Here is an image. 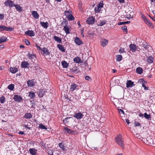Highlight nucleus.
Masks as SVG:
<instances>
[{
	"label": "nucleus",
	"instance_id": "obj_1",
	"mask_svg": "<svg viewBox=\"0 0 155 155\" xmlns=\"http://www.w3.org/2000/svg\"><path fill=\"white\" fill-rule=\"evenodd\" d=\"M115 142L122 147L124 146V142L122 140V135L119 134L117 136L115 139Z\"/></svg>",
	"mask_w": 155,
	"mask_h": 155
},
{
	"label": "nucleus",
	"instance_id": "obj_2",
	"mask_svg": "<svg viewBox=\"0 0 155 155\" xmlns=\"http://www.w3.org/2000/svg\"><path fill=\"white\" fill-rule=\"evenodd\" d=\"M0 29L1 31L5 30L6 31H11L13 30L14 28H12V27H7L5 26H0Z\"/></svg>",
	"mask_w": 155,
	"mask_h": 155
},
{
	"label": "nucleus",
	"instance_id": "obj_3",
	"mask_svg": "<svg viewBox=\"0 0 155 155\" xmlns=\"http://www.w3.org/2000/svg\"><path fill=\"white\" fill-rule=\"evenodd\" d=\"M4 4L6 6H9L10 8L14 6V2L11 0H8L5 1L4 2Z\"/></svg>",
	"mask_w": 155,
	"mask_h": 155
},
{
	"label": "nucleus",
	"instance_id": "obj_4",
	"mask_svg": "<svg viewBox=\"0 0 155 155\" xmlns=\"http://www.w3.org/2000/svg\"><path fill=\"white\" fill-rule=\"evenodd\" d=\"M84 115L81 112L75 113L73 116V117L77 119H81L83 117Z\"/></svg>",
	"mask_w": 155,
	"mask_h": 155
},
{
	"label": "nucleus",
	"instance_id": "obj_5",
	"mask_svg": "<svg viewBox=\"0 0 155 155\" xmlns=\"http://www.w3.org/2000/svg\"><path fill=\"white\" fill-rule=\"evenodd\" d=\"M95 21V18L94 17L91 16L89 17L87 20V22L88 24H93Z\"/></svg>",
	"mask_w": 155,
	"mask_h": 155
},
{
	"label": "nucleus",
	"instance_id": "obj_6",
	"mask_svg": "<svg viewBox=\"0 0 155 155\" xmlns=\"http://www.w3.org/2000/svg\"><path fill=\"white\" fill-rule=\"evenodd\" d=\"M13 99L16 102H20L22 100L23 98L20 96L15 95L13 97Z\"/></svg>",
	"mask_w": 155,
	"mask_h": 155
},
{
	"label": "nucleus",
	"instance_id": "obj_7",
	"mask_svg": "<svg viewBox=\"0 0 155 155\" xmlns=\"http://www.w3.org/2000/svg\"><path fill=\"white\" fill-rule=\"evenodd\" d=\"M75 43L78 45H81L83 44V42L78 37H76L74 39Z\"/></svg>",
	"mask_w": 155,
	"mask_h": 155
},
{
	"label": "nucleus",
	"instance_id": "obj_8",
	"mask_svg": "<svg viewBox=\"0 0 155 155\" xmlns=\"http://www.w3.org/2000/svg\"><path fill=\"white\" fill-rule=\"evenodd\" d=\"M25 34L30 37H32L35 35V33L32 30H28L25 32Z\"/></svg>",
	"mask_w": 155,
	"mask_h": 155
},
{
	"label": "nucleus",
	"instance_id": "obj_9",
	"mask_svg": "<svg viewBox=\"0 0 155 155\" xmlns=\"http://www.w3.org/2000/svg\"><path fill=\"white\" fill-rule=\"evenodd\" d=\"M142 45L143 47L145 49H146L148 51L151 49V47L150 46L147 45V43L145 42H143Z\"/></svg>",
	"mask_w": 155,
	"mask_h": 155
},
{
	"label": "nucleus",
	"instance_id": "obj_10",
	"mask_svg": "<svg viewBox=\"0 0 155 155\" xmlns=\"http://www.w3.org/2000/svg\"><path fill=\"white\" fill-rule=\"evenodd\" d=\"M138 82L142 84V87H144V88L145 90H148V87L146 86V85L144 84V83H145V81L143 80V79H139L138 81Z\"/></svg>",
	"mask_w": 155,
	"mask_h": 155
},
{
	"label": "nucleus",
	"instance_id": "obj_11",
	"mask_svg": "<svg viewBox=\"0 0 155 155\" xmlns=\"http://www.w3.org/2000/svg\"><path fill=\"white\" fill-rule=\"evenodd\" d=\"M134 82L132 81L131 80L127 81L126 83V87L127 88L131 87L133 85H134Z\"/></svg>",
	"mask_w": 155,
	"mask_h": 155
},
{
	"label": "nucleus",
	"instance_id": "obj_12",
	"mask_svg": "<svg viewBox=\"0 0 155 155\" xmlns=\"http://www.w3.org/2000/svg\"><path fill=\"white\" fill-rule=\"evenodd\" d=\"M64 130L65 131L64 133L66 134H71L73 133V131L70 129L66 127H64Z\"/></svg>",
	"mask_w": 155,
	"mask_h": 155
},
{
	"label": "nucleus",
	"instance_id": "obj_13",
	"mask_svg": "<svg viewBox=\"0 0 155 155\" xmlns=\"http://www.w3.org/2000/svg\"><path fill=\"white\" fill-rule=\"evenodd\" d=\"M108 41L105 39H102L101 40V45L103 47H105L107 44Z\"/></svg>",
	"mask_w": 155,
	"mask_h": 155
},
{
	"label": "nucleus",
	"instance_id": "obj_14",
	"mask_svg": "<svg viewBox=\"0 0 155 155\" xmlns=\"http://www.w3.org/2000/svg\"><path fill=\"white\" fill-rule=\"evenodd\" d=\"M37 151V150L35 148H30L29 150L30 154L32 155H36Z\"/></svg>",
	"mask_w": 155,
	"mask_h": 155
},
{
	"label": "nucleus",
	"instance_id": "obj_15",
	"mask_svg": "<svg viewBox=\"0 0 155 155\" xmlns=\"http://www.w3.org/2000/svg\"><path fill=\"white\" fill-rule=\"evenodd\" d=\"M77 86L76 84H72L70 87V90L71 91H74L76 89H78L77 88Z\"/></svg>",
	"mask_w": 155,
	"mask_h": 155
},
{
	"label": "nucleus",
	"instance_id": "obj_16",
	"mask_svg": "<svg viewBox=\"0 0 155 155\" xmlns=\"http://www.w3.org/2000/svg\"><path fill=\"white\" fill-rule=\"evenodd\" d=\"M41 26L45 29H47L48 27L49 24L48 22H41L40 23Z\"/></svg>",
	"mask_w": 155,
	"mask_h": 155
},
{
	"label": "nucleus",
	"instance_id": "obj_17",
	"mask_svg": "<svg viewBox=\"0 0 155 155\" xmlns=\"http://www.w3.org/2000/svg\"><path fill=\"white\" fill-rule=\"evenodd\" d=\"M14 6H15L17 11L20 12L22 11V8L18 4L14 5Z\"/></svg>",
	"mask_w": 155,
	"mask_h": 155
},
{
	"label": "nucleus",
	"instance_id": "obj_18",
	"mask_svg": "<svg viewBox=\"0 0 155 155\" xmlns=\"http://www.w3.org/2000/svg\"><path fill=\"white\" fill-rule=\"evenodd\" d=\"M41 51L43 52V54H45V55H48L50 54V52H49L48 50L45 48H43Z\"/></svg>",
	"mask_w": 155,
	"mask_h": 155
},
{
	"label": "nucleus",
	"instance_id": "obj_19",
	"mask_svg": "<svg viewBox=\"0 0 155 155\" xmlns=\"http://www.w3.org/2000/svg\"><path fill=\"white\" fill-rule=\"evenodd\" d=\"M32 15L33 17L36 19H38L39 18V15L36 11H32L31 12Z\"/></svg>",
	"mask_w": 155,
	"mask_h": 155
},
{
	"label": "nucleus",
	"instance_id": "obj_20",
	"mask_svg": "<svg viewBox=\"0 0 155 155\" xmlns=\"http://www.w3.org/2000/svg\"><path fill=\"white\" fill-rule=\"evenodd\" d=\"M29 65V64L26 61L22 62L21 64V67L22 68H27Z\"/></svg>",
	"mask_w": 155,
	"mask_h": 155
},
{
	"label": "nucleus",
	"instance_id": "obj_21",
	"mask_svg": "<svg viewBox=\"0 0 155 155\" xmlns=\"http://www.w3.org/2000/svg\"><path fill=\"white\" fill-rule=\"evenodd\" d=\"M129 48L130 50L134 51L136 50V45L134 44H130L129 45Z\"/></svg>",
	"mask_w": 155,
	"mask_h": 155
},
{
	"label": "nucleus",
	"instance_id": "obj_22",
	"mask_svg": "<svg viewBox=\"0 0 155 155\" xmlns=\"http://www.w3.org/2000/svg\"><path fill=\"white\" fill-rule=\"evenodd\" d=\"M7 40V38L6 36H3L0 37V44L6 41Z\"/></svg>",
	"mask_w": 155,
	"mask_h": 155
},
{
	"label": "nucleus",
	"instance_id": "obj_23",
	"mask_svg": "<svg viewBox=\"0 0 155 155\" xmlns=\"http://www.w3.org/2000/svg\"><path fill=\"white\" fill-rule=\"evenodd\" d=\"M153 57H152V56H149L147 58V59L146 61L148 62V63L150 64V63H152L153 62Z\"/></svg>",
	"mask_w": 155,
	"mask_h": 155
},
{
	"label": "nucleus",
	"instance_id": "obj_24",
	"mask_svg": "<svg viewBox=\"0 0 155 155\" xmlns=\"http://www.w3.org/2000/svg\"><path fill=\"white\" fill-rule=\"evenodd\" d=\"M57 47L58 48V49L62 52H65V49L64 48L63 46L60 44H58L57 45Z\"/></svg>",
	"mask_w": 155,
	"mask_h": 155
},
{
	"label": "nucleus",
	"instance_id": "obj_25",
	"mask_svg": "<svg viewBox=\"0 0 155 155\" xmlns=\"http://www.w3.org/2000/svg\"><path fill=\"white\" fill-rule=\"evenodd\" d=\"M106 21L105 20H100V22L97 24L98 26H102L106 24Z\"/></svg>",
	"mask_w": 155,
	"mask_h": 155
},
{
	"label": "nucleus",
	"instance_id": "obj_26",
	"mask_svg": "<svg viewBox=\"0 0 155 155\" xmlns=\"http://www.w3.org/2000/svg\"><path fill=\"white\" fill-rule=\"evenodd\" d=\"M81 61V58L79 57H76L74 58L73 59L74 62L76 63H79Z\"/></svg>",
	"mask_w": 155,
	"mask_h": 155
},
{
	"label": "nucleus",
	"instance_id": "obj_27",
	"mask_svg": "<svg viewBox=\"0 0 155 155\" xmlns=\"http://www.w3.org/2000/svg\"><path fill=\"white\" fill-rule=\"evenodd\" d=\"M62 65L64 68H66L68 66V64L65 61H63L61 62Z\"/></svg>",
	"mask_w": 155,
	"mask_h": 155
},
{
	"label": "nucleus",
	"instance_id": "obj_28",
	"mask_svg": "<svg viewBox=\"0 0 155 155\" xmlns=\"http://www.w3.org/2000/svg\"><path fill=\"white\" fill-rule=\"evenodd\" d=\"M136 71L137 74H141L143 73V70L141 68L138 67L136 69Z\"/></svg>",
	"mask_w": 155,
	"mask_h": 155
},
{
	"label": "nucleus",
	"instance_id": "obj_29",
	"mask_svg": "<svg viewBox=\"0 0 155 155\" xmlns=\"http://www.w3.org/2000/svg\"><path fill=\"white\" fill-rule=\"evenodd\" d=\"M27 83L28 87H32L34 85V81L32 80H28Z\"/></svg>",
	"mask_w": 155,
	"mask_h": 155
},
{
	"label": "nucleus",
	"instance_id": "obj_30",
	"mask_svg": "<svg viewBox=\"0 0 155 155\" xmlns=\"http://www.w3.org/2000/svg\"><path fill=\"white\" fill-rule=\"evenodd\" d=\"M10 71L13 73H15L17 72L18 71V69L17 68L13 67V68H10Z\"/></svg>",
	"mask_w": 155,
	"mask_h": 155
},
{
	"label": "nucleus",
	"instance_id": "obj_31",
	"mask_svg": "<svg viewBox=\"0 0 155 155\" xmlns=\"http://www.w3.org/2000/svg\"><path fill=\"white\" fill-rule=\"evenodd\" d=\"M59 146L62 150H65L66 146H65L64 143L61 142V143H60L59 144Z\"/></svg>",
	"mask_w": 155,
	"mask_h": 155
},
{
	"label": "nucleus",
	"instance_id": "obj_32",
	"mask_svg": "<svg viewBox=\"0 0 155 155\" xmlns=\"http://www.w3.org/2000/svg\"><path fill=\"white\" fill-rule=\"evenodd\" d=\"M24 117L27 119H30L32 117V115L30 113H26L25 114Z\"/></svg>",
	"mask_w": 155,
	"mask_h": 155
},
{
	"label": "nucleus",
	"instance_id": "obj_33",
	"mask_svg": "<svg viewBox=\"0 0 155 155\" xmlns=\"http://www.w3.org/2000/svg\"><path fill=\"white\" fill-rule=\"evenodd\" d=\"M54 39L58 42L59 43H61V38H60L59 37H58L56 36H54Z\"/></svg>",
	"mask_w": 155,
	"mask_h": 155
},
{
	"label": "nucleus",
	"instance_id": "obj_34",
	"mask_svg": "<svg viewBox=\"0 0 155 155\" xmlns=\"http://www.w3.org/2000/svg\"><path fill=\"white\" fill-rule=\"evenodd\" d=\"M63 29H64V31L67 34H69L70 33L69 29L67 25L64 26Z\"/></svg>",
	"mask_w": 155,
	"mask_h": 155
},
{
	"label": "nucleus",
	"instance_id": "obj_35",
	"mask_svg": "<svg viewBox=\"0 0 155 155\" xmlns=\"http://www.w3.org/2000/svg\"><path fill=\"white\" fill-rule=\"evenodd\" d=\"M35 95L33 92L30 91L29 92L28 97L31 98H33L35 97Z\"/></svg>",
	"mask_w": 155,
	"mask_h": 155
},
{
	"label": "nucleus",
	"instance_id": "obj_36",
	"mask_svg": "<svg viewBox=\"0 0 155 155\" xmlns=\"http://www.w3.org/2000/svg\"><path fill=\"white\" fill-rule=\"evenodd\" d=\"M116 57L117 61H120L122 60V56L120 54L116 55Z\"/></svg>",
	"mask_w": 155,
	"mask_h": 155
},
{
	"label": "nucleus",
	"instance_id": "obj_37",
	"mask_svg": "<svg viewBox=\"0 0 155 155\" xmlns=\"http://www.w3.org/2000/svg\"><path fill=\"white\" fill-rule=\"evenodd\" d=\"M28 56L29 58L31 59H33L35 57V55L34 54H31L29 53L28 54Z\"/></svg>",
	"mask_w": 155,
	"mask_h": 155
},
{
	"label": "nucleus",
	"instance_id": "obj_38",
	"mask_svg": "<svg viewBox=\"0 0 155 155\" xmlns=\"http://www.w3.org/2000/svg\"><path fill=\"white\" fill-rule=\"evenodd\" d=\"M14 84H12L9 85L8 86V88L11 91H13L14 89Z\"/></svg>",
	"mask_w": 155,
	"mask_h": 155
},
{
	"label": "nucleus",
	"instance_id": "obj_39",
	"mask_svg": "<svg viewBox=\"0 0 155 155\" xmlns=\"http://www.w3.org/2000/svg\"><path fill=\"white\" fill-rule=\"evenodd\" d=\"M38 127L40 128H41L42 129H47V128L46 127H45V125L42 124H39Z\"/></svg>",
	"mask_w": 155,
	"mask_h": 155
},
{
	"label": "nucleus",
	"instance_id": "obj_40",
	"mask_svg": "<svg viewBox=\"0 0 155 155\" xmlns=\"http://www.w3.org/2000/svg\"><path fill=\"white\" fill-rule=\"evenodd\" d=\"M101 8H100L98 6H96L94 8L95 12H99L101 11Z\"/></svg>",
	"mask_w": 155,
	"mask_h": 155
},
{
	"label": "nucleus",
	"instance_id": "obj_41",
	"mask_svg": "<svg viewBox=\"0 0 155 155\" xmlns=\"http://www.w3.org/2000/svg\"><path fill=\"white\" fill-rule=\"evenodd\" d=\"M68 20L72 21L74 20V16L72 15H69L68 16Z\"/></svg>",
	"mask_w": 155,
	"mask_h": 155
},
{
	"label": "nucleus",
	"instance_id": "obj_42",
	"mask_svg": "<svg viewBox=\"0 0 155 155\" xmlns=\"http://www.w3.org/2000/svg\"><path fill=\"white\" fill-rule=\"evenodd\" d=\"M144 117L147 119H149L151 118L150 115V114H147L146 113H144Z\"/></svg>",
	"mask_w": 155,
	"mask_h": 155
},
{
	"label": "nucleus",
	"instance_id": "obj_43",
	"mask_svg": "<svg viewBox=\"0 0 155 155\" xmlns=\"http://www.w3.org/2000/svg\"><path fill=\"white\" fill-rule=\"evenodd\" d=\"M5 101V98L4 96H2L0 97V102L2 104L4 103Z\"/></svg>",
	"mask_w": 155,
	"mask_h": 155
},
{
	"label": "nucleus",
	"instance_id": "obj_44",
	"mask_svg": "<svg viewBox=\"0 0 155 155\" xmlns=\"http://www.w3.org/2000/svg\"><path fill=\"white\" fill-rule=\"evenodd\" d=\"M130 23V21H124V22H119L118 23V25H124L126 24H129Z\"/></svg>",
	"mask_w": 155,
	"mask_h": 155
},
{
	"label": "nucleus",
	"instance_id": "obj_45",
	"mask_svg": "<svg viewBox=\"0 0 155 155\" xmlns=\"http://www.w3.org/2000/svg\"><path fill=\"white\" fill-rule=\"evenodd\" d=\"M103 5L104 4L103 2L102 1H101L97 6L101 8H102L103 7Z\"/></svg>",
	"mask_w": 155,
	"mask_h": 155
},
{
	"label": "nucleus",
	"instance_id": "obj_46",
	"mask_svg": "<svg viewBox=\"0 0 155 155\" xmlns=\"http://www.w3.org/2000/svg\"><path fill=\"white\" fill-rule=\"evenodd\" d=\"M134 126L135 127H140V128L141 127V125L140 123L139 122H134Z\"/></svg>",
	"mask_w": 155,
	"mask_h": 155
},
{
	"label": "nucleus",
	"instance_id": "obj_47",
	"mask_svg": "<svg viewBox=\"0 0 155 155\" xmlns=\"http://www.w3.org/2000/svg\"><path fill=\"white\" fill-rule=\"evenodd\" d=\"M122 29L124 32H127V27L126 26H124L122 27Z\"/></svg>",
	"mask_w": 155,
	"mask_h": 155
},
{
	"label": "nucleus",
	"instance_id": "obj_48",
	"mask_svg": "<svg viewBox=\"0 0 155 155\" xmlns=\"http://www.w3.org/2000/svg\"><path fill=\"white\" fill-rule=\"evenodd\" d=\"M71 117H66L64 120H63V122L65 123H68L69 122V121L68 120L69 118H70Z\"/></svg>",
	"mask_w": 155,
	"mask_h": 155
},
{
	"label": "nucleus",
	"instance_id": "obj_49",
	"mask_svg": "<svg viewBox=\"0 0 155 155\" xmlns=\"http://www.w3.org/2000/svg\"><path fill=\"white\" fill-rule=\"evenodd\" d=\"M118 111L120 114H122V115H124V111L122 110L121 109H119Z\"/></svg>",
	"mask_w": 155,
	"mask_h": 155
},
{
	"label": "nucleus",
	"instance_id": "obj_50",
	"mask_svg": "<svg viewBox=\"0 0 155 155\" xmlns=\"http://www.w3.org/2000/svg\"><path fill=\"white\" fill-rule=\"evenodd\" d=\"M147 25L150 28H154V27L152 23H150V22H149L147 24Z\"/></svg>",
	"mask_w": 155,
	"mask_h": 155
},
{
	"label": "nucleus",
	"instance_id": "obj_51",
	"mask_svg": "<svg viewBox=\"0 0 155 155\" xmlns=\"http://www.w3.org/2000/svg\"><path fill=\"white\" fill-rule=\"evenodd\" d=\"M124 48H121L120 49H119V52L120 53H123L124 52Z\"/></svg>",
	"mask_w": 155,
	"mask_h": 155
},
{
	"label": "nucleus",
	"instance_id": "obj_52",
	"mask_svg": "<svg viewBox=\"0 0 155 155\" xmlns=\"http://www.w3.org/2000/svg\"><path fill=\"white\" fill-rule=\"evenodd\" d=\"M85 79L87 80H88V81H91V78L89 76H86L85 77Z\"/></svg>",
	"mask_w": 155,
	"mask_h": 155
},
{
	"label": "nucleus",
	"instance_id": "obj_53",
	"mask_svg": "<svg viewBox=\"0 0 155 155\" xmlns=\"http://www.w3.org/2000/svg\"><path fill=\"white\" fill-rule=\"evenodd\" d=\"M35 46L37 48V49L38 51H41L42 49L37 44L35 45Z\"/></svg>",
	"mask_w": 155,
	"mask_h": 155
},
{
	"label": "nucleus",
	"instance_id": "obj_54",
	"mask_svg": "<svg viewBox=\"0 0 155 155\" xmlns=\"http://www.w3.org/2000/svg\"><path fill=\"white\" fill-rule=\"evenodd\" d=\"M25 42L26 43V44L27 45H29L30 44V43L28 40L25 39Z\"/></svg>",
	"mask_w": 155,
	"mask_h": 155
},
{
	"label": "nucleus",
	"instance_id": "obj_55",
	"mask_svg": "<svg viewBox=\"0 0 155 155\" xmlns=\"http://www.w3.org/2000/svg\"><path fill=\"white\" fill-rule=\"evenodd\" d=\"M48 153L50 155H53V152L52 150H48Z\"/></svg>",
	"mask_w": 155,
	"mask_h": 155
},
{
	"label": "nucleus",
	"instance_id": "obj_56",
	"mask_svg": "<svg viewBox=\"0 0 155 155\" xmlns=\"http://www.w3.org/2000/svg\"><path fill=\"white\" fill-rule=\"evenodd\" d=\"M143 21L146 24H148L149 22V21L148 19L147 18H146V19H144L143 20Z\"/></svg>",
	"mask_w": 155,
	"mask_h": 155
},
{
	"label": "nucleus",
	"instance_id": "obj_57",
	"mask_svg": "<svg viewBox=\"0 0 155 155\" xmlns=\"http://www.w3.org/2000/svg\"><path fill=\"white\" fill-rule=\"evenodd\" d=\"M4 15L3 14H0V19H2L4 18Z\"/></svg>",
	"mask_w": 155,
	"mask_h": 155
},
{
	"label": "nucleus",
	"instance_id": "obj_58",
	"mask_svg": "<svg viewBox=\"0 0 155 155\" xmlns=\"http://www.w3.org/2000/svg\"><path fill=\"white\" fill-rule=\"evenodd\" d=\"M35 69H36L37 70H39L40 68L38 66H35Z\"/></svg>",
	"mask_w": 155,
	"mask_h": 155
},
{
	"label": "nucleus",
	"instance_id": "obj_59",
	"mask_svg": "<svg viewBox=\"0 0 155 155\" xmlns=\"http://www.w3.org/2000/svg\"><path fill=\"white\" fill-rule=\"evenodd\" d=\"M5 69V67L4 66H0V70H3Z\"/></svg>",
	"mask_w": 155,
	"mask_h": 155
},
{
	"label": "nucleus",
	"instance_id": "obj_60",
	"mask_svg": "<svg viewBox=\"0 0 155 155\" xmlns=\"http://www.w3.org/2000/svg\"><path fill=\"white\" fill-rule=\"evenodd\" d=\"M128 19H130L131 17V15H127V16L126 17Z\"/></svg>",
	"mask_w": 155,
	"mask_h": 155
},
{
	"label": "nucleus",
	"instance_id": "obj_61",
	"mask_svg": "<svg viewBox=\"0 0 155 155\" xmlns=\"http://www.w3.org/2000/svg\"><path fill=\"white\" fill-rule=\"evenodd\" d=\"M5 45L3 44L1 45H0V48L2 49L4 48Z\"/></svg>",
	"mask_w": 155,
	"mask_h": 155
},
{
	"label": "nucleus",
	"instance_id": "obj_62",
	"mask_svg": "<svg viewBox=\"0 0 155 155\" xmlns=\"http://www.w3.org/2000/svg\"><path fill=\"white\" fill-rule=\"evenodd\" d=\"M118 1L120 3H123L124 2V0H118Z\"/></svg>",
	"mask_w": 155,
	"mask_h": 155
},
{
	"label": "nucleus",
	"instance_id": "obj_63",
	"mask_svg": "<svg viewBox=\"0 0 155 155\" xmlns=\"http://www.w3.org/2000/svg\"><path fill=\"white\" fill-rule=\"evenodd\" d=\"M18 133L19 134H21V135H22V134H24V132L23 131H19V132H18Z\"/></svg>",
	"mask_w": 155,
	"mask_h": 155
},
{
	"label": "nucleus",
	"instance_id": "obj_64",
	"mask_svg": "<svg viewBox=\"0 0 155 155\" xmlns=\"http://www.w3.org/2000/svg\"><path fill=\"white\" fill-rule=\"evenodd\" d=\"M143 114L141 113H140L139 115V117H143Z\"/></svg>",
	"mask_w": 155,
	"mask_h": 155
}]
</instances>
